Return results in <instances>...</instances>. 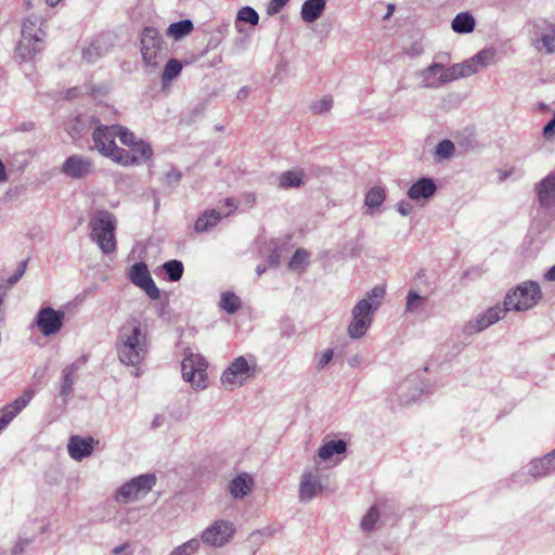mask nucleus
<instances>
[{
	"mask_svg": "<svg viewBox=\"0 0 555 555\" xmlns=\"http://www.w3.org/2000/svg\"><path fill=\"white\" fill-rule=\"evenodd\" d=\"M116 347L118 358L122 363L138 365L147 354L145 328L137 320L128 322L120 328Z\"/></svg>",
	"mask_w": 555,
	"mask_h": 555,
	"instance_id": "1",
	"label": "nucleus"
},
{
	"mask_svg": "<svg viewBox=\"0 0 555 555\" xmlns=\"http://www.w3.org/2000/svg\"><path fill=\"white\" fill-rule=\"evenodd\" d=\"M491 59V53L481 51L468 61L461 64H454L446 68L441 64H433L426 70L427 80L430 77H438L440 83L453 81L459 78L470 76L485 67Z\"/></svg>",
	"mask_w": 555,
	"mask_h": 555,
	"instance_id": "2",
	"label": "nucleus"
},
{
	"mask_svg": "<svg viewBox=\"0 0 555 555\" xmlns=\"http://www.w3.org/2000/svg\"><path fill=\"white\" fill-rule=\"evenodd\" d=\"M120 143L127 149L119 147L114 163L124 167H132L146 163L153 155L151 145L143 140L137 139L134 133L128 128L121 130Z\"/></svg>",
	"mask_w": 555,
	"mask_h": 555,
	"instance_id": "3",
	"label": "nucleus"
},
{
	"mask_svg": "<svg viewBox=\"0 0 555 555\" xmlns=\"http://www.w3.org/2000/svg\"><path fill=\"white\" fill-rule=\"evenodd\" d=\"M90 237L98 244L104 254H112L116 249V220L107 211H99L90 219Z\"/></svg>",
	"mask_w": 555,
	"mask_h": 555,
	"instance_id": "4",
	"label": "nucleus"
},
{
	"mask_svg": "<svg viewBox=\"0 0 555 555\" xmlns=\"http://www.w3.org/2000/svg\"><path fill=\"white\" fill-rule=\"evenodd\" d=\"M542 294L538 283L527 281L506 294L504 305L507 310L526 311L538 304Z\"/></svg>",
	"mask_w": 555,
	"mask_h": 555,
	"instance_id": "5",
	"label": "nucleus"
},
{
	"mask_svg": "<svg viewBox=\"0 0 555 555\" xmlns=\"http://www.w3.org/2000/svg\"><path fill=\"white\" fill-rule=\"evenodd\" d=\"M46 33L37 21L26 20L22 27V38L17 44V54L26 60L33 59L43 48Z\"/></svg>",
	"mask_w": 555,
	"mask_h": 555,
	"instance_id": "6",
	"label": "nucleus"
},
{
	"mask_svg": "<svg viewBox=\"0 0 555 555\" xmlns=\"http://www.w3.org/2000/svg\"><path fill=\"white\" fill-rule=\"evenodd\" d=\"M141 54L144 63L157 67L166 55V44L154 27H145L141 35Z\"/></svg>",
	"mask_w": 555,
	"mask_h": 555,
	"instance_id": "7",
	"label": "nucleus"
},
{
	"mask_svg": "<svg viewBox=\"0 0 555 555\" xmlns=\"http://www.w3.org/2000/svg\"><path fill=\"white\" fill-rule=\"evenodd\" d=\"M125 129L127 128L121 125L96 126L92 132L94 147L100 154L114 162V158L116 157L119 150L115 143V138L120 140V132Z\"/></svg>",
	"mask_w": 555,
	"mask_h": 555,
	"instance_id": "8",
	"label": "nucleus"
},
{
	"mask_svg": "<svg viewBox=\"0 0 555 555\" xmlns=\"http://www.w3.org/2000/svg\"><path fill=\"white\" fill-rule=\"evenodd\" d=\"M256 371V366L250 365L243 356L237 357L223 372L221 383L225 388L234 389L242 386L247 378L255 376Z\"/></svg>",
	"mask_w": 555,
	"mask_h": 555,
	"instance_id": "9",
	"label": "nucleus"
},
{
	"mask_svg": "<svg viewBox=\"0 0 555 555\" xmlns=\"http://www.w3.org/2000/svg\"><path fill=\"white\" fill-rule=\"evenodd\" d=\"M375 310L367 299H361L352 309V321L348 326V335L358 339L365 335L371 326Z\"/></svg>",
	"mask_w": 555,
	"mask_h": 555,
	"instance_id": "10",
	"label": "nucleus"
},
{
	"mask_svg": "<svg viewBox=\"0 0 555 555\" xmlns=\"http://www.w3.org/2000/svg\"><path fill=\"white\" fill-rule=\"evenodd\" d=\"M206 369L207 363L199 354H190L181 363L183 378L197 389L206 387Z\"/></svg>",
	"mask_w": 555,
	"mask_h": 555,
	"instance_id": "11",
	"label": "nucleus"
},
{
	"mask_svg": "<svg viewBox=\"0 0 555 555\" xmlns=\"http://www.w3.org/2000/svg\"><path fill=\"white\" fill-rule=\"evenodd\" d=\"M156 477L153 474L141 475L125 483L118 491V500L125 503L138 500L153 488Z\"/></svg>",
	"mask_w": 555,
	"mask_h": 555,
	"instance_id": "12",
	"label": "nucleus"
},
{
	"mask_svg": "<svg viewBox=\"0 0 555 555\" xmlns=\"http://www.w3.org/2000/svg\"><path fill=\"white\" fill-rule=\"evenodd\" d=\"M129 279L134 285L143 289L151 299H159L160 292L144 262H137L130 268Z\"/></svg>",
	"mask_w": 555,
	"mask_h": 555,
	"instance_id": "13",
	"label": "nucleus"
},
{
	"mask_svg": "<svg viewBox=\"0 0 555 555\" xmlns=\"http://www.w3.org/2000/svg\"><path fill=\"white\" fill-rule=\"evenodd\" d=\"M233 524L225 520H217L202 534L204 543L211 546L224 545L234 534Z\"/></svg>",
	"mask_w": 555,
	"mask_h": 555,
	"instance_id": "14",
	"label": "nucleus"
},
{
	"mask_svg": "<svg viewBox=\"0 0 555 555\" xmlns=\"http://www.w3.org/2000/svg\"><path fill=\"white\" fill-rule=\"evenodd\" d=\"M64 313L53 308H42L37 315V325L40 332L46 335L57 333L63 325Z\"/></svg>",
	"mask_w": 555,
	"mask_h": 555,
	"instance_id": "15",
	"label": "nucleus"
},
{
	"mask_svg": "<svg viewBox=\"0 0 555 555\" xmlns=\"http://www.w3.org/2000/svg\"><path fill=\"white\" fill-rule=\"evenodd\" d=\"M92 169V160L81 155L69 156L62 165V172L73 179L86 178Z\"/></svg>",
	"mask_w": 555,
	"mask_h": 555,
	"instance_id": "16",
	"label": "nucleus"
},
{
	"mask_svg": "<svg viewBox=\"0 0 555 555\" xmlns=\"http://www.w3.org/2000/svg\"><path fill=\"white\" fill-rule=\"evenodd\" d=\"M35 391L26 389L11 404L0 410V430H2L33 399Z\"/></svg>",
	"mask_w": 555,
	"mask_h": 555,
	"instance_id": "17",
	"label": "nucleus"
},
{
	"mask_svg": "<svg viewBox=\"0 0 555 555\" xmlns=\"http://www.w3.org/2000/svg\"><path fill=\"white\" fill-rule=\"evenodd\" d=\"M508 310L506 306L503 304V307L496 305L494 307L489 308L483 314L479 315L475 321H470L467 324V330L469 332H481L494 324L499 320L503 319L505 313Z\"/></svg>",
	"mask_w": 555,
	"mask_h": 555,
	"instance_id": "18",
	"label": "nucleus"
},
{
	"mask_svg": "<svg viewBox=\"0 0 555 555\" xmlns=\"http://www.w3.org/2000/svg\"><path fill=\"white\" fill-rule=\"evenodd\" d=\"M96 443L92 437L72 436L67 444L68 454L72 459L81 461L92 454Z\"/></svg>",
	"mask_w": 555,
	"mask_h": 555,
	"instance_id": "19",
	"label": "nucleus"
},
{
	"mask_svg": "<svg viewBox=\"0 0 555 555\" xmlns=\"http://www.w3.org/2000/svg\"><path fill=\"white\" fill-rule=\"evenodd\" d=\"M323 491L320 478L311 472L304 473L299 485V498L309 501Z\"/></svg>",
	"mask_w": 555,
	"mask_h": 555,
	"instance_id": "20",
	"label": "nucleus"
},
{
	"mask_svg": "<svg viewBox=\"0 0 555 555\" xmlns=\"http://www.w3.org/2000/svg\"><path fill=\"white\" fill-rule=\"evenodd\" d=\"M436 192V184L428 178H422L415 182L408 192L411 199L429 198Z\"/></svg>",
	"mask_w": 555,
	"mask_h": 555,
	"instance_id": "21",
	"label": "nucleus"
},
{
	"mask_svg": "<svg viewBox=\"0 0 555 555\" xmlns=\"http://www.w3.org/2000/svg\"><path fill=\"white\" fill-rule=\"evenodd\" d=\"M555 472V450L542 459L532 462L530 474L533 477H543Z\"/></svg>",
	"mask_w": 555,
	"mask_h": 555,
	"instance_id": "22",
	"label": "nucleus"
},
{
	"mask_svg": "<svg viewBox=\"0 0 555 555\" xmlns=\"http://www.w3.org/2000/svg\"><path fill=\"white\" fill-rule=\"evenodd\" d=\"M537 192L540 203L548 206L555 199V175L543 179L538 185Z\"/></svg>",
	"mask_w": 555,
	"mask_h": 555,
	"instance_id": "23",
	"label": "nucleus"
},
{
	"mask_svg": "<svg viewBox=\"0 0 555 555\" xmlns=\"http://www.w3.org/2000/svg\"><path fill=\"white\" fill-rule=\"evenodd\" d=\"M253 478L243 473L234 478L230 483V493L233 498H243L251 491Z\"/></svg>",
	"mask_w": 555,
	"mask_h": 555,
	"instance_id": "24",
	"label": "nucleus"
},
{
	"mask_svg": "<svg viewBox=\"0 0 555 555\" xmlns=\"http://www.w3.org/2000/svg\"><path fill=\"white\" fill-rule=\"evenodd\" d=\"M325 9V0H307L301 7V17L311 23L320 17Z\"/></svg>",
	"mask_w": 555,
	"mask_h": 555,
	"instance_id": "25",
	"label": "nucleus"
},
{
	"mask_svg": "<svg viewBox=\"0 0 555 555\" xmlns=\"http://www.w3.org/2000/svg\"><path fill=\"white\" fill-rule=\"evenodd\" d=\"M221 214L215 209L205 211L195 221L194 230L196 232H206L218 224Z\"/></svg>",
	"mask_w": 555,
	"mask_h": 555,
	"instance_id": "26",
	"label": "nucleus"
},
{
	"mask_svg": "<svg viewBox=\"0 0 555 555\" xmlns=\"http://www.w3.org/2000/svg\"><path fill=\"white\" fill-rule=\"evenodd\" d=\"M475 18L468 12L459 13L452 21V29L457 34H468L475 29Z\"/></svg>",
	"mask_w": 555,
	"mask_h": 555,
	"instance_id": "27",
	"label": "nucleus"
},
{
	"mask_svg": "<svg viewBox=\"0 0 555 555\" xmlns=\"http://www.w3.org/2000/svg\"><path fill=\"white\" fill-rule=\"evenodd\" d=\"M305 173L301 169L287 170L279 178V185L282 189L298 188L304 183Z\"/></svg>",
	"mask_w": 555,
	"mask_h": 555,
	"instance_id": "28",
	"label": "nucleus"
},
{
	"mask_svg": "<svg viewBox=\"0 0 555 555\" xmlns=\"http://www.w3.org/2000/svg\"><path fill=\"white\" fill-rule=\"evenodd\" d=\"M193 30V23L190 20H182L177 23L170 24L167 29V35L176 40L188 36Z\"/></svg>",
	"mask_w": 555,
	"mask_h": 555,
	"instance_id": "29",
	"label": "nucleus"
},
{
	"mask_svg": "<svg viewBox=\"0 0 555 555\" xmlns=\"http://www.w3.org/2000/svg\"><path fill=\"white\" fill-rule=\"evenodd\" d=\"M346 442L343 440L330 441L319 449V457L322 461L330 460L335 453L340 454L346 451Z\"/></svg>",
	"mask_w": 555,
	"mask_h": 555,
	"instance_id": "30",
	"label": "nucleus"
},
{
	"mask_svg": "<svg viewBox=\"0 0 555 555\" xmlns=\"http://www.w3.org/2000/svg\"><path fill=\"white\" fill-rule=\"evenodd\" d=\"M242 306L241 299L234 293L227 292L222 294L220 307L228 313L236 312Z\"/></svg>",
	"mask_w": 555,
	"mask_h": 555,
	"instance_id": "31",
	"label": "nucleus"
},
{
	"mask_svg": "<svg viewBox=\"0 0 555 555\" xmlns=\"http://www.w3.org/2000/svg\"><path fill=\"white\" fill-rule=\"evenodd\" d=\"M181 70H182V64L178 60H176V59L169 60L166 63L163 75H162L163 82H169L172 79L177 78L180 75Z\"/></svg>",
	"mask_w": 555,
	"mask_h": 555,
	"instance_id": "32",
	"label": "nucleus"
},
{
	"mask_svg": "<svg viewBox=\"0 0 555 555\" xmlns=\"http://www.w3.org/2000/svg\"><path fill=\"white\" fill-rule=\"evenodd\" d=\"M385 201V191L383 188H372L365 197V205L370 208L379 207Z\"/></svg>",
	"mask_w": 555,
	"mask_h": 555,
	"instance_id": "33",
	"label": "nucleus"
},
{
	"mask_svg": "<svg viewBox=\"0 0 555 555\" xmlns=\"http://www.w3.org/2000/svg\"><path fill=\"white\" fill-rule=\"evenodd\" d=\"M164 270L168 274L170 281L177 282L182 278L183 264L179 260H169L164 263Z\"/></svg>",
	"mask_w": 555,
	"mask_h": 555,
	"instance_id": "34",
	"label": "nucleus"
},
{
	"mask_svg": "<svg viewBox=\"0 0 555 555\" xmlns=\"http://www.w3.org/2000/svg\"><path fill=\"white\" fill-rule=\"evenodd\" d=\"M74 385V369L67 367L63 371V377L61 383V396L67 397L73 390Z\"/></svg>",
	"mask_w": 555,
	"mask_h": 555,
	"instance_id": "35",
	"label": "nucleus"
},
{
	"mask_svg": "<svg viewBox=\"0 0 555 555\" xmlns=\"http://www.w3.org/2000/svg\"><path fill=\"white\" fill-rule=\"evenodd\" d=\"M379 518V512L376 506H372L365 516L362 518L361 527L365 531H371L374 529L375 524Z\"/></svg>",
	"mask_w": 555,
	"mask_h": 555,
	"instance_id": "36",
	"label": "nucleus"
},
{
	"mask_svg": "<svg viewBox=\"0 0 555 555\" xmlns=\"http://www.w3.org/2000/svg\"><path fill=\"white\" fill-rule=\"evenodd\" d=\"M237 20L255 26L259 22V15L253 8L244 7L238 11Z\"/></svg>",
	"mask_w": 555,
	"mask_h": 555,
	"instance_id": "37",
	"label": "nucleus"
},
{
	"mask_svg": "<svg viewBox=\"0 0 555 555\" xmlns=\"http://www.w3.org/2000/svg\"><path fill=\"white\" fill-rule=\"evenodd\" d=\"M385 294H386L385 286L377 285L374 288H372L371 292L367 293L365 299H367L369 302L373 305L374 310H376L379 307L380 301L384 298Z\"/></svg>",
	"mask_w": 555,
	"mask_h": 555,
	"instance_id": "38",
	"label": "nucleus"
},
{
	"mask_svg": "<svg viewBox=\"0 0 555 555\" xmlns=\"http://www.w3.org/2000/svg\"><path fill=\"white\" fill-rule=\"evenodd\" d=\"M198 547L199 542L196 539H192L176 547L170 555H193Z\"/></svg>",
	"mask_w": 555,
	"mask_h": 555,
	"instance_id": "39",
	"label": "nucleus"
},
{
	"mask_svg": "<svg viewBox=\"0 0 555 555\" xmlns=\"http://www.w3.org/2000/svg\"><path fill=\"white\" fill-rule=\"evenodd\" d=\"M455 152L454 143L450 140H443L436 147V155L439 158H450Z\"/></svg>",
	"mask_w": 555,
	"mask_h": 555,
	"instance_id": "40",
	"label": "nucleus"
},
{
	"mask_svg": "<svg viewBox=\"0 0 555 555\" xmlns=\"http://www.w3.org/2000/svg\"><path fill=\"white\" fill-rule=\"evenodd\" d=\"M425 301H426V298H424V297L420 296L418 294H416L415 292L411 291L406 297L405 310L408 312H413L415 309L423 306L425 304Z\"/></svg>",
	"mask_w": 555,
	"mask_h": 555,
	"instance_id": "41",
	"label": "nucleus"
},
{
	"mask_svg": "<svg viewBox=\"0 0 555 555\" xmlns=\"http://www.w3.org/2000/svg\"><path fill=\"white\" fill-rule=\"evenodd\" d=\"M307 258H308L307 250H305V249H297L294 253V255H293V257H292V259L289 261V267L293 268V269L298 268L299 266H301L302 263L306 262Z\"/></svg>",
	"mask_w": 555,
	"mask_h": 555,
	"instance_id": "42",
	"label": "nucleus"
},
{
	"mask_svg": "<svg viewBox=\"0 0 555 555\" xmlns=\"http://www.w3.org/2000/svg\"><path fill=\"white\" fill-rule=\"evenodd\" d=\"M332 106V98L324 96L320 101L313 103L312 111L314 113H325L327 112Z\"/></svg>",
	"mask_w": 555,
	"mask_h": 555,
	"instance_id": "43",
	"label": "nucleus"
},
{
	"mask_svg": "<svg viewBox=\"0 0 555 555\" xmlns=\"http://www.w3.org/2000/svg\"><path fill=\"white\" fill-rule=\"evenodd\" d=\"M541 41L545 50L553 53L555 51V28L552 29L550 35H543Z\"/></svg>",
	"mask_w": 555,
	"mask_h": 555,
	"instance_id": "44",
	"label": "nucleus"
},
{
	"mask_svg": "<svg viewBox=\"0 0 555 555\" xmlns=\"http://www.w3.org/2000/svg\"><path fill=\"white\" fill-rule=\"evenodd\" d=\"M289 0H271L267 7V13L274 15L279 13Z\"/></svg>",
	"mask_w": 555,
	"mask_h": 555,
	"instance_id": "45",
	"label": "nucleus"
},
{
	"mask_svg": "<svg viewBox=\"0 0 555 555\" xmlns=\"http://www.w3.org/2000/svg\"><path fill=\"white\" fill-rule=\"evenodd\" d=\"M25 268H26V262L23 261L20 264L17 271L12 276L9 278L8 283L10 285L15 284L22 278V275L24 274Z\"/></svg>",
	"mask_w": 555,
	"mask_h": 555,
	"instance_id": "46",
	"label": "nucleus"
},
{
	"mask_svg": "<svg viewBox=\"0 0 555 555\" xmlns=\"http://www.w3.org/2000/svg\"><path fill=\"white\" fill-rule=\"evenodd\" d=\"M93 54L99 56L98 48L94 44H91L88 49L83 51V59H86L89 63L93 62Z\"/></svg>",
	"mask_w": 555,
	"mask_h": 555,
	"instance_id": "47",
	"label": "nucleus"
},
{
	"mask_svg": "<svg viewBox=\"0 0 555 555\" xmlns=\"http://www.w3.org/2000/svg\"><path fill=\"white\" fill-rule=\"evenodd\" d=\"M333 353H334V352H333V350H332V349H326V350L322 353V356L320 357V359H319V363H318V364H319V366H320V367L325 366V365H326V364L332 360V358H333Z\"/></svg>",
	"mask_w": 555,
	"mask_h": 555,
	"instance_id": "48",
	"label": "nucleus"
},
{
	"mask_svg": "<svg viewBox=\"0 0 555 555\" xmlns=\"http://www.w3.org/2000/svg\"><path fill=\"white\" fill-rule=\"evenodd\" d=\"M554 129H555V115H554V118L547 125H545V127L543 129L544 135L547 138L552 137L554 133Z\"/></svg>",
	"mask_w": 555,
	"mask_h": 555,
	"instance_id": "49",
	"label": "nucleus"
},
{
	"mask_svg": "<svg viewBox=\"0 0 555 555\" xmlns=\"http://www.w3.org/2000/svg\"><path fill=\"white\" fill-rule=\"evenodd\" d=\"M411 205L409 203H400L398 205V210L401 212V215L406 216L411 212Z\"/></svg>",
	"mask_w": 555,
	"mask_h": 555,
	"instance_id": "50",
	"label": "nucleus"
},
{
	"mask_svg": "<svg viewBox=\"0 0 555 555\" xmlns=\"http://www.w3.org/2000/svg\"><path fill=\"white\" fill-rule=\"evenodd\" d=\"M7 180H8V177H7V172H5V167H4L3 163L0 160V181L4 182Z\"/></svg>",
	"mask_w": 555,
	"mask_h": 555,
	"instance_id": "51",
	"label": "nucleus"
},
{
	"mask_svg": "<svg viewBox=\"0 0 555 555\" xmlns=\"http://www.w3.org/2000/svg\"><path fill=\"white\" fill-rule=\"evenodd\" d=\"M224 204H225L227 207L230 208V211L227 214V216H229L230 212H232V211H234L236 209V206H235L234 202L231 198H227L224 201Z\"/></svg>",
	"mask_w": 555,
	"mask_h": 555,
	"instance_id": "52",
	"label": "nucleus"
},
{
	"mask_svg": "<svg viewBox=\"0 0 555 555\" xmlns=\"http://www.w3.org/2000/svg\"><path fill=\"white\" fill-rule=\"evenodd\" d=\"M545 278H546L548 281H555V266H553V267L547 271V273L545 274Z\"/></svg>",
	"mask_w": 555,
	"mask_h": 555,
	"instance_id": "53",
	"label": "nucleus"
},
{
	"mask_svg": "<svg viewBox=\"0 0 555 555\" xmlns=\"http://www.w3.org/2000/svg\"><path fill=\"white\" fill-rule=\"evenodd\" d=\"M129 546L128 543H125L122 545H119V546H116L114 550H113V553L114 554H120L121 552H124L127 547Z\"/></svg>",
	"mask_w": 555,
	"mask_h": 555,
	"instance_id": "54",
	"label": "nucleus"
},
{
	"mask_svg": "<svg viewBox=\"0 0 555 555\" xmlns=\"http://www.w3.org/2000/svg\"><path fill=\"white\" fill-rule=\"evenodd\" d=\"M61 0H46L47 4L49 7H55L56 4L60 3Z\"/></svg>",
	"mask_w": 555,
	"mask_h": 555,
	"instance_id": "55",
	"label": "nucleus"
},
{
	"mask_svg": "<svg viewBox=\"0 0 555 555\" xmlns=\"http://www.w3.org/2000/svg\"><path fill=\"white\" fill-rule=\"evenodd\" d=\"M393 10H395V5L393 4H389L386 18L392 14Z\"/></svg>",
	"mask_w": 555,
	"mask_h": 555,
	"instance_id": "56",
	"label": "nucleus"
},
{
	"mask_svg": "<svg viewBox=\"0 0 555 555\" xmlns=\"http://www.w3.org/2000/svg\"><path fill=\"white\" fill-rule=\"evenodd\" d=\"M99 121H100L99 119H95V118L92 119V122H94V124H99Z\"/></svg>",
	"mask_w": 555,
	"mask_h": 555,
	"instance_id": "57",
	"label": "nucleus"
}]
</instances>
